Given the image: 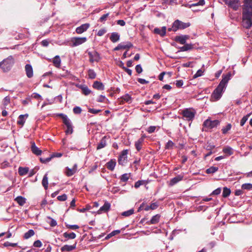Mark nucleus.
<instances>
[{
    "label": "nucleus",
    "instance_id": "f257e3e1",
    "mask_svg": "<svg viewBox=\"0 0 252 252\" xmlns=\"http://www.w3.org/2000/svg\"><path fill=\"white\" fill-rule=\"evenodd\" d=\"M242 24L246 29H249L252 26V0L244 1Z\"/></svg>",
    "mask_w": 252,
    "mask_h": 252
},
{
    "label": "nucleus",
    "instance_id": "f03ea898",
    "mask_svg": "<svg viewBox=\"0 0 252 252\" xmlns=\"http://www.w3.org/2000/svg\"><path fill=\"white\" fill-rule=\"evenodd\" d=\"M231 74L228 73L226 75H223L222 79L218 86L217 88L214 90L212 94V97L216 100H218L220 98L222 92L225 89L228 81L230 79Z\"/></svg>",
    "mask_w": 252,
    "mask_h": 252
},
{
    "label": "nucleus",
    "instance_id": "7ed1b4c3",
    "mask_svg": "<svg viewBox=\"0 0 252 252\" xmlns=\"http://www.w3.org/2000/svg\"><path fill=\"white\" fill-rule=\"evenodd\" d=\"M13 63V58L12 57L9 56L0 63V66L4 72H7L11 68Z\"/></svg>",
    "mask_w": 252,
    "mask_h": 252
},
{
    "label": "nucleus",
    "instance_id": "20e7f679",
    "mask_svg": "<svg viewBox=\"0 0 252 252\" xmlns=\"http://www.w3.org/2000/svg\"><path fill=\"white\" fill-rule=\"evenodd\" d=\"M181 114L185 120L192 121L195 117L196 111L192 108H186L182 111Z\"/></svg>",
    "mask_w": 252,
    "mask_h": 252
},
{
    "label": "nucleus",
    "instance_id": "39448f33",
    "mask_svg": "<svg viewBox=\"0 0 252 252\" xmlns=\"http://www.w3.org/2000/svg\"><path fill=\"white\" fill-rule=\"evenodd\" d=\"M189 23H184L179 20H176L173 22L174 32L179 30H184L189 27Z\"/></svg>",
    "mask_w": 252,
    "mask_h": 252
},
{
    "label": "nucleus",
    "instance_id": "423d86ee",
    "mask_svg": "<svg viewBox=\"0 0 252 252\" xmlns=\"http://www.w3.org/2000/svg\"><path fill=\"white\" fill-rule=\"evenodd\" d=\"M220 124V121L217 120L211 121L209 119L205 120L203 123V126L209 128H213L217 126Z\"/></svg>",
    "mask_w": 252,
    "mask_h": 252
},
{
    "label": "nucleus",
    "instance_id": "0eeeda50",
    "mask_svg": "<svg viewBox=\"0 0 252 252\" xmlns=\"http://www.w3.org/2000/svg\"><path fill=\"white\" fill-rule=\"evenodd\" d=\"M88 55L90 58L89 61L91 63L98 62L100 60V55L95 51L89 52Z\"/></svg>",
    "mask_w": 252,
    "mask_h": 252
},
{
    "label": "nucleus",
    "instance_id": "6e6552de",
    "mask_svg": "<svg viewBox=\"0 0 252 252\" xmlns=\"http://www.w3.org/2000/svg\"><path fill=\"white\" fill-rule=\"evenodd\" d=\"M87 40L85 37H73L71 40L72 47L77 46L85 43Z\"/></svg>",
    "mask_w": 252,
    "mask_h": 252
},
{
    "label": "nucleus",
    "instance_id": "1a4fd4ad",
    "mask_svg": "<svg viewBox=\"0 0 252 252\" xmlns=\"http://www.w3.org/2000/svg\"><path fill=\"white\" fill-rule=\"evenodd\" d=\"M133 46L132 44L130 42H121L117 46L114 48V51H118L120 49H129Z\"/></svg>",
    "mask_w": 252,
    "mask_h": 252
},
{
    "label": "nucleus",
    "instance_id": "9d476101",
    "mask_svg": "<svg viewBox=\"0 0 252 252\" xmlns=\"http://www.w3.org/2000/svg\"><path fill=\"white\" fill-rule=\"evenodd\" d=\"M127 150H124L122 152L118 159V162L120 164L124 165L127 162Z\"/></svg>",
    "mask_w": 252,
    "mask_h": 252
},
{
    "label": "nucleus",
    "instance_id": "9b49d317",
    "mask_svg": "<svg viewBox=\"0 0 252 252\" xmlns=\"http://www.w3.org/2000/svg\"><path fill=\"white\" fill-rule=\"evenodd\" d=\"M229 7L237 10L239 6V0H223Z\"/></svg>",
    "mask_w": 252,
    "mask_h": 252
},
{
    "label": "nucleus",
    "instance_id": "f8f14e48",
    "mask_svg": "<svg viewBox=\"0 0 252 252\" xmlns=\"http://www.w3.org/2000/svg\"><path fill=\"white\" fill-rule=\"evenodd\" d=\"M189 38V36L188 35H180L176 36L175 37V41L183 45L185 44L187 40H188Z\"/></svg>",
    "mask_w": 252,
    "mask_h": 252
},
{
    "label": "nucleus",
    "instance_id": "ddd939ff",
    "mask_svg": "<svg viewBox=\"0 0 252 252\" xmlns=\"http://www.w3.org/2000/svg\"><path fill=\"white\" fill-rule=\"evenodd\" d=\"M111 205L110 203L106 201L104 205L100 208V209L97 211V213L98 214H100L102 213H106L108 212L110 208Z\"/></svg>",
    "mask_w": 252,
    "mask_h": 252
},
{
    "label": "nucleus",
    "instance_id": "4468645a",
    "mask_svg": "<svg viewBox=\"0 0 252 252\" xmlns=\"http://www.w3.org/2000/svg\"><path fill=\"white\" fill-rule=\"evenodd\" d=\"M90 27L89 24H84L80 27H77L76 29V32L78 34H81L84 32L86 31Z\"/></svg>",
    "mask_w": 252,
    "mask_h": 252
},
{
    "label": "nucleus",
    "instance_id": "2eb2a0df",
    "mask_svg": "<svg viewBox=\"0 0 252 252\" xmlns=\"http://www.w3.org/2000/svg\"><path fill=\"white\" fill-rule=\"evenodd\" d=\"M119 99L120 104H123L125 102L129 103L132 102L131 97L128 94H126Z\"/></svg>",
    "mask_w": 252,
    "mask_h": 252
},
{
    "label": "nucleus",
    "instance_id": "dca6fc26",
    "mask_svg": "<svg viewBox=\"0 0 252 252\" xmlns=\"http://www.w3.org/2000/svg\"><path fill=\"white\" fill-rule=\"evenodd\" d=\"M154 33L160 35L161 36H164L166 34V27L164 26L161 29L156 28L154 30Z\"/></svg>",
    "mask_w": 252,
    "mask_h": 252
},
{
    "label": "nucleus",
    "instance_id": "f3484780",
    "mask_svg": "<svg viewBox=\"0 0 252 252\" xmlns=\"http://www.w3.org/2000/svg\"><path fill=\"white\" fill-rule=\"evenodd\" d=\"M26 73L27 77L29 78L33 76V69L32 65L29 64H27L25 67Z\"/></svg>",
    "mask_w": 252,
    "mask_h": 252
},
{
    "label": "nucleus",
    "instance_id": "a211bd4d",
    "mask_svg": "<svg viewBox=\"0 0 252 252\" xmlns=\"http://www.w3.org/2000/svg\"><path fill=\"white\" fill-rule=\"evenodd\" d=\"M107 139H108V138L106 136L102 137V138L101 139V140L100 141V142H99V143L97 145V146L96 148L97 150H100L101 149H102L106 146V145H107L106 140Z\"/></svg>",
    "mask_w": 252,
    "mask_h": 252
},
{
    "label": "nucleus",
    "instance_id": "6ab92c4d",
    "mask_svg": "<svg viewBox=\"0 0 252 252\" xmlns=\"http://www.w3.org/2000/svg\"><path fill=\"white\" fill-rule=\"evenodd\" d=\"M76 246V243L73 245H65L63 246L61 250L62 252H70L75 249Z\"/></svg>",
    "mask_w": 252,
    "mask_h": 252
},
{
    "label": "nucleus",
    "instance_id": "aec40b11",
    "mask_svg": "<svg viewBox=\"0 0 252 252\" xmlns=\"http://www.w3.org/2000/svg\"><path fill=\"white\" fill-rule=\"evenodd\" d=\"M160 218V215L159 214H157L154 216L151 220L149 221H147L148 224H157L159 222V219Z\"/></svg>",
    "mask_w": 252,
    "mask_h": 252
},
{
    "label": "nucleus",
    "instance_id": "412c9836",
    "mask_svg": "<svg viewBox=\"0 0 252 252\" xmlns=\"http://www.w3.org/2000/svg\"><path fill=\"white\" fill-rule=\"evenodd\" d=\"M120 39V35L116 32H113L111 33V35L110 36V40L113 42L115 43L118 41Z\"/></svg>",
    "mask_w": 252,
    "mask_h": 252
},
{
    "label": "nucleus",
    "instance_id": "4be33fe9",
    "mask_svg": "<svg viewBox=\"0 0 252 252\" xmlns=\"http://www.w3.org/2000/svg\"><path fill=\"white\" fill-rule=\"evenodd\" d=\"M31 150L34 154L37 156L40 155L42 153L41 150L36 146L34 142L32 144Z\"/></svg>",
    "mask_w": 252,
    "mask_h": 252
},
{
    "label": "nucleus",
    "instance_id": "5701e85b",
    "mask_svg": "<svg viewBox=\"0 0 252 252\" xmlns=\"http://www.w3.org/2000/svg\"><path fill=\"white\" fill-rule=\"evenodd\" d=\"M183 45V46L179 47L180 51H187L192 50L193 48V45L192 44H187L186 43L185 44Z\"/></svg>",
    "mask_w": 252,
    "mask_h": 252
},
{
    "label": "nucleus",
    "instance_id": "b1692460",
    "mask_svg": "<svg viewBox=\"0 0 252 252\" xmlns=\"http://www.w3.org/2000/svg\"><path fill=\"white\" fill-rule=\"evenodd\" d=\"M28 115H20L18 117V120L17 121V124L19 125L23 126L26 119L28 118Z\"/></svg>",
    "mask_w": 252,
    "mask_h": 252
},
{
    "label": "nucleus",
    "instance_id": "393cba45",
    "mask_svg": "<svg viewBox=\"0 0 252 252\" xmlns=\"http://www.w3.org/2000/svg\"><path fill=\"white\" fill-rule=\"evenodd\" d=\"M183 176L180 175H178V176H176L175 177L172 178L170 180V185L171 186H173L175 184H177L179 181H181L183 179Z\"/></svg>",
    "mask_w": 252,
    "mask_h": 252
},
{
    "label": "nucleus",
    "instance_id": "a878e982",
    "mask_svg": "<svg viewBox=\"0 0 252 252\" xmlns=\"http://www.w3.org/2000/svg\"><path fill=\"white\" fill-rule=\"evenodd\" d=\"M116 164V162L115 160L111 159L106 163V167L109 170L113 171L115 168Z\"/></svg>",
    "mask_w": 252,
    "mask_h": 252
},
{
    "label": "nucleus",
    "instance_id": "bb28decb",
    "mask_svg": "<svg viewBox=\"0 0 252 252\" xmlns=\"http://www.w3.org/2000/svg\"><path fill=\"white\" fill-rule=\"evenodd\" d=\"M26 198L22 196H18L15 199V201L20 206H23L26 203Z\"/></svg>",
    "mask_w": 252,
    "mask_h": 252
},
{
    "label": "nucleus",
    "instance_id": "cd10ccee",
    "mask_svg": "<svg viewBox=\"0 0 252 252\" xmlns=\"http://www.w3.org/2000/svg\"><path fill=\"white\" fill-rule=\"evenodd\" d=\"M29 169L28 167H19L18 168V173L20 176H24L27 174Z\"/></svg>",
    "mask_w": 252,
    "mask_h": 252
},
{
    "label": "nucleus",
    "instance_id": "c85d7f7f",
    "mask_svg": "<svg viewBox=\"0 0 252 252\" xmlns=\"http://www.w3.org/2000/svg\"><path fill=\"white\" fill-rule=\"evenodd\" d=\"M53 63L54 65L57 67H60L61 66V60L60 59V56L57 55L55 57L54 59L53 60Z\"/></svg>",
    "mask_w": 252,
    "mask_h": 252
},
{
    "label": "nucleus",
    "instance_id": "c756f323",
    "mask_svg": "<svg viewBox=\"0 0 252 252\" xmlns=\"http://www.w3.org/2000/svg\"><path fill=\"white\" fill-rule=\"evenodd\" d=\"M93 87L98 90H103L104 89V86L103 84L97 81H95L93 85Z\"/></svg>",
    "mask_w": 252,
    "mask_h": 252
},
{
    "label": "nucleus",
    "instance_id": "7c9ffc66",
    "mask_svg": "<svg viewBox=\"0 0 252 252\" xmlns=\"http://www.w3.org/2000/svg\"><path fill=\"white\" fill-rule=\"evenodd\" d=\"M205 3L204 0H199V1L197 3H193L192 4H187L185 6L191 8L192 6H196L198 5H203Z\"/></svg>",
    "mask_w": 252,
    "mask_h": 252
},
{
    "label": "nucleus",
    "instance_id": "2f4dec72",
    "mask_svg": "<svg viewBox=\"0 0 252 252\" xmlns=\"http://www.w3.org/2000/svg\"><path fill=\"white\" fill-rule=\"evenodd\" d=\"M76 172L73 168H69L68 167H66L65 168V173L68 177H70L74 175Z\"/></svg>",
    "mask_w": 252,
    "mask_h": 252
},
{
    "label": "nucleus",
    "instance_id": "473e14b6",
    "mask_svg": "<svg viewBox=\"0 0 252 252\" xmlns=\"http://www.w3.org/2000/svg\"><path fill=\"white\" fill-rule=\"evenodd\" d=\"M223 152L226 154L227 156H231L233 154L232 148L229 146L224 147L222 150Z\"/></svg>",
    "mask_w": 252,
    "mask_h": 252
},
{
    "label": "nucleus",
    "instance_id": "72a5a7b5",
    "mask_svg": "<svg viewBox=\"0 0 252 252\" xmlns=\"http://www.w3.org/2000/svg\"><path fill=\"white\" fill-rule=\"evenodd\" d=\"M63 236L64 238H67L68 239H73L76 237V234L74 232L68 233L67 232H64L63 234Z\"/></svg>",
    "mask_w": 252,
    "mask_h": 252
},
{
    "label": "nucleus",
    "instance_id": "f704fd0d",
    "mask_svg": "<svg viewBox=\"0 0 252 252\" xmlns=\"http://www.w3.org/2000/svg\"><path fill=\"white\" fill-rule=\"evenodd\" d=\"M42 186L44 187L45 189H47L48 188V177L47 173H46L42 179Z\"/></svg>",
    "mask_w": 252,
    "mask_h": 252
},
{
    "label": "nucleus",
    "instance_id": "c9c22d12",
    "mask_svg": "<svg viewBox=\"0 0 252 252\" xmlns=\"http://www.w3.org/2000/svg\"><path fill=\"white\" fill-rule=\"evenodd\" d=\"M219 168L218 167L211 166L206 170V172L207 174H213L217 172Z\"/></svg>",
    "mask_w": 252,
    "mask_h": 252
},
{
    "label": "nucleus",
    "instance_id": "e433bc0d",
    "mask_svg": "<svg viewBox=\"0 0 252 252\" xmlns=\"http://www.w3.org/2000/svg\"><path fill=\"white\" fill-rule=\"evenodd\" d=\"M88 77L90 79H93L96 77V73L93 69H90L88 71Z\"/></svg>",
    "mask_w": 252,
    "mask_h": 252
},
{
    "label": "nucleus",
    "instance_id": "4c0bfd02",
    "mask_svg": "<svg viewBox=\"0 0 252 252\" xmlns=\"http://www.w3.org/2000/svg\"><path fill=\"white\" fill-rule=\"evenodd\" d=\"M142 141H143V139H139L138 140L136 141L135 143V148L138 151H139L142 148Z\"/></svg>",
    "mask_w": 252,
    "mask_h": 252
},
{
    "label": "nucleus",
    "instance_id": "58836bf2",
    "mask_svg": "<svg viewBox=\"0 0 252 252\" xmlns=\"http://www.w3.org/2000/svg\"><path fill=\"white\" fill-rule=\"evenodd\" d=\"M34 234V232L33 230L30 229L28 232L25 233L24 238L25 239H29L32 236H33Z\"/></svg>",
    "mask_w": 252,
    "mask_h": 252
},
{
    "label": "nucleus",
    "instance_id": "ea45409f",
    "mask_svg": "<svg viewBox=\"0 0 252 252\" xmlns=\"http://www.w3.org/2000/svg\"><path fill=\"white\" fill-rule=\"evenodd\" d=\"M231 191L230 189L225 187L223 189L222 196L223 197H228L230 194Z\"/></svg>",
    "mask_w": 252,
    "mask_h": 252
},
{
    "label": "nucleus",
    "instance_id": "a19ab883",
    "mask_svg": "<svg viewBox=\"0 0 252 252\" xmlns=\"http://www.w3.org/2000/svg\"><path fill=\"white\" fill-rule=\"evenodd\" d=\"M81 89L82 93L85 95H89L91 93V91L88 88V87H82Z\"/></svg>",
    "mask_w": 252,
    "mask_h": 252
},
{
    "label": "nucleus",
    "instance_id": "79ce46f5",
    "mask_svg": "<svg viewBox=\"0 0 252 252\" xmlns=\"http://www.w3.org/2000/svg\"><path fill=\"white\" fill-rule=\"evenodd\" d=\"M129 176V174L127 173L123 174L120 177L121 181L123 182H126L128 180Z\"/></svg>",
    "mask_w": 252,
    "mask_h": 252
},
{
    "label": "nucleus",
    "instance_id": "37998d69",
    "mask_svg": "<svg viewBox=\"0 0 252 252\" xmlns=\"http://www.w3.org/2000/svg\"><path fill=\"white\" fill-rule=\"evenodd\" d=\"M134 213V210L133 209H130L122 213V215L125 217H128Z\"/></svg>",
    "mask_w": 252,
    "mask_h": 252
},
{
    "label": "nucleus",
    "instance_id": "c03bdc74",
    "mask_svg": "<svg viewBox=\"0 0 252 252\" xmlns=\"http://www.w3.org/2000/svg\"><path fill=\"white\" fill-rule=\"evenodd\" d=\"M242 189L246 190H251L252 189V184L250 183L244 184L242 185Z\"/></svg>",
    "mask_w": 252,
    "mask_h": 252
},
{
    "label": "nucleus",
    "instance_id": "a18cd8bd",
    "mask_svg": "<svg viewBox=\"0 0 252 252\" xmlns=\"http://www.w3.org/2000/svg\"><path fill=\"white\" fill-rule=\"evenodd\" d=\"M63 124L65 125L66 127H69V126H72V123L70 119L67 117L63 120Z\"/></svg>",
    "mask_w": 252,
    "mask_h": 252
},
{
    "label": "nucleus",
    "instance_id": "49530a36",
    "mask_svg": "<svg viewBox=\"0 0 252 252\" xmlns=\"http://www.w3.org/2000/svg\"><path fill=\"white\" fill-rule=\"evenodd\" d=\"M231 128L230 124H227L222 129V132L223 134H226Z\"/></svg>",
    "mask_w": 252,
    "mask_h": 252
},
{
    "label": "nucleus",
    "instance_id": "de8ad7c7",
    "mask_svg": "<svg viewBox=\"0 0 252 252\" xmlns=\"http://www.w3.org/2000/svg\"><path fill=\"white\" fill-rule=\"evenodd\" d=\"M109 16V13H106L105 14H103L100 18H99L98 21L101 23H104L106 20L107 17Z\"/></svg>",
    "mask_w": 252,
    "mask_h": 252
},
{
    "label": "nucleus",
    "instance_id": "09e8293b",
    "mask_svg": "<svg viewBox=\"0 0 252 252\" xmlns=\"http://www.w3.org/2000/svg\"><path fill=\"white\" fill-rule=\"evenodd\" d=\"M249 115L244 116L240 121V125L243 126L248 119Z\"/></svg>",
    "mask_w": 252,
    "mask_h": 252
},
{
    "label": "nucleus",
    "instance_id": "8fccbe9b",
    "mask_svg": "<svg viewBox=\"0 0 252 252\" xmlns=\"http://www.w3.org/2000/svg\"><path fill=\"white\" fill-rule=\"evenodd\" d=\"M73 111L74 114H79L81 113L82 109L79 106H75V107H74V108L73 109Z\"/></svg>",
    "mask_w": 252,
    "mask_h": 252
},
{
    "label": "nucleus",
    "instance_id": "3c124183",
    "mask_svg": "<svg viewBox=\"0 0 252 252\" xmlns=\"http://www.w3.org/2000/svg\"><path fill=\"white\" fill-rule=\"evenodd\" d=\"M66 226L67 227V228H69V229H71L72 230H76L79 228V226L78 225H76V224L70 225V224H66Z\"/></svg>",
    "mask_w": 252,
    "mask_h": 252
},
{
    "label": "nucleus",
    "instance_id": "603ef678",
    "mask_svg": "<svg viewBox=\"0 0 252 252\" xmlns=\"http://www.w3.org/2000/svg\"><path fill=\"white\" fill-rule=\"evenodd\" d=\"M203 71L202 69H199L196 73L193 75V78H196L201 76L203 75Z\"/></svg>",
    "mask_w": 252,
    "mask_h": 252
},
{
    "label": "nucleus",
    "instance_id": "864d4df0",
    "mask_svg": "<svg viewBox=\"0 0 252 252\" xmlns=\"http://www.w3.org/2000/svg\"><path fill=\"white\" fill-rule=\"evenodd\" d=\"M3 246L6 247L9 246L15 247L17 246V243H12L9 242H6L3 244Z\"/></svg>",
    "mask_w": 252,
    "mask_h": 252
},
{
    "label": "nucleus",
    "instance_id": "5fc2aeb1",
    "mask_svg": "<svg viewBox=\"0 0 252 252\" xmlns=\"http://www.w3.org/2000/svg\"><path fill=\"white\" fill-rule=\"evenodd\" d=\"M57 199L59 201H63L67 199V196L65 194H63L62 195H59L57 197Z\"/></svg>",
    "mask_w": 252,
    "mask_h": 252
},
{
    "label": "nucleus",
    "instance_id": "6e6d98bb",
    "mask_svg": "<svg viewBox=\"0 0 252 252\" xmlns=\"http://www.w3.org/2000/svg\"><path fill=\"white\" fill-rule=\"evenodd\" d=\"M100 111L101 110L99 109L90 108L89 109L88 112L94 114H96L98 113L99 112H100Z\"/></svg>",
    "mask_w": 252,
    "mask_h": 252
},
{
    "label": "nucleus",
    "instance_id": "4d7b16f0",
    "mask_svg": "<svg viewBox=\"0 0 252 252\" xmlns=\"http://www.w3.org/2000/svg\"><path fill=\"white\" fill-rule=\"evenodd\" d=\"M156 128V126H150L149 127H148L147 131L149 133H152L155 131Z\"/></svg>",
    "mask_w": 252,
    "mask_h": 252
},
{
    "label": "nucleus",
    "instance_id": "13d9d810",
    "mask_svg": "<svg viewBox=\"0 0 252 252\" xmlns=\"http://www.w3.org/2000/svg\"><path fill=\"white\" fill-rule=\"evenodd\" d=\"M67 129L65 130V133L66 134H70L73 132V126L72 125L69 126V127H66Z\"/></svg>",
    "mask_w": 252,
    "mask_h": 252
},
{
    "label": "nucleus",
    "instance_id": "bf43d9fd",
    "mask_svg": "<svg viewBox=\"0 0 252 252\" xmlns=\"http://www.w3.org/2000/svg\"><path fill=\"white\" fill-rule=\"evenodd\" d=\"M106 32V30L105 29H102L99 30L97 32V35L101 36L104 35Z\"/></svg>",
    "mask_w": 252,
    "mask_h": 252
},
{
    "label": "nucleus",
    "instance_id": "052dcab7",
    "mask_svg": "<svg viewBox=\"0 0 252 252\" xmlns=\"http://www.w3.org/2000/svg\"><path fill=\"white\" fill-rule=\"evenodd\" d=\"M33 246L37 248H40L42 246V243L40 240H36L34 242Z\"/></svg>",
    "mask_w": 252,
    "mask_h": 252
},
{
    "label": "nucleus",
    "instance_id": "680f3d73",
    "mask_svg": "<svg viewBox=\"0 0 252 252\" xmlns=\"http://www.w3.org/2000/svg\"><path fill=\"white\" fill-rule=\"evenodd\" d=\"M10 97L8 96L4 97L3 100V103L4 105H7L10 103Z\"/></svg>",
    "mask_w": 252,
    "mask_h": 252
},
{
    "label": "nucleus",
    "instance_id": "e2e57ef3",
    "mask_svg": "<svg viewBox=\"0 0 252 252\" xmlns=\"http://www.w3.org/2000/svg\"><path fill=\"white\" fill-rule=\"evenodd\" d=\"M106 99L105 96L100 95L97 98V101L99 102H104L105 100Z\"/></svg>",
    "mask_w": 252,
    "mask_h": 252
},
{
    "label": "nucleus",
    "instance_id": "0e129e2a",
    "mask_svg": "<svg viewBox=\"0 0 252 252\" xmlns=\"http://www.w3.org/2000/svg\"><path fill=\"white\" fill-rule=\"evenodd\" d=\"M49 219L51 220V221L50 222V225H51V226L54 227L57 225V223L56 220H54L53 219L50 217H49Z\"/></svg>",
    "mask_w": 252,
    "mask_h": 252
},
{
    "label": "nucleus",
    "instance_id": "69168bd1",
    "mask_svg": "<svg viewBox=\"0 0 252 252\" xmlns=\"http://www.w3.org/2000/svg\"><path fill=\"white\" fill-rule=\"evenodd\" d=\"M135 70L138 73H140L143 71L142 68L140 64H138L135 66Z\"/></svg>",
    "mask_w": 252,
    "mask_h": 252
},
{
    "label": "nucleus",
    "instance_id": "338daca9",
    "mask_svg": "<svg viewBox=\"0 0 252 252\" xmlns=\"http://www.w3.org/2000/svg\"><path fill=\"white\" fill-rule=\"evenodd\" d=\"M32 97L36 99H42V96L38 94L34 93L32 94Z\"/></svg>",
    "mask_w": 252,
    "mask_h": 252
},
{
    "label": "nucleus",
    "instance_id": "774afa93",
    "mask_svg": "<svg viewBox=\"0 0 252 252\" xmlns=\"http://www.w3.org/2000/svg\"><path fill=\"white\" fill-rule=\"evenodd\" d=\"M158 206V205L157 203H152L150 206L149 207L151 208V210L156 209Z\"/></svg>",
    "mask_w": 252,
    "mask_h": 252
}]
</instances>
